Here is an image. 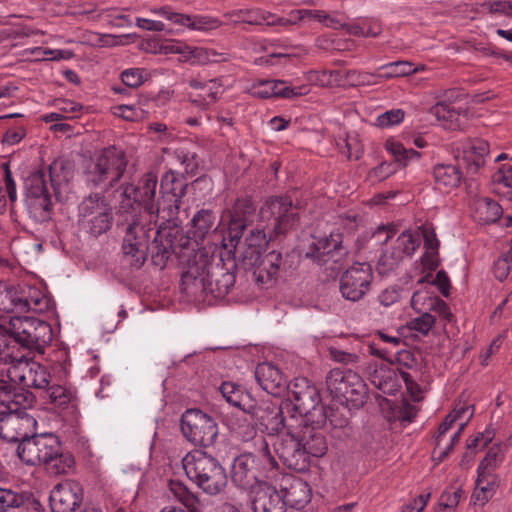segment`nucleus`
I'll return each instance as SVG.
<instances>
[{
    "label": "nucleus",
    "mask_w": 512,
    "mask_h": 512,
    "mask_svg": "<svg viewBox=\"0 0 512 512\" xmlns=\"http://www.w3.org/2000/svg\"><path fill=\"white\" fill-rule=\"evenodd\" d=\"M183 265L182 289L190 295L222 298L234 287L237 263L234 259L223 260L198 249L180 255Z\"/></svg>",
    "instance_id": "nucleus-1"
},
{
    "label": "nucleus",
    "mask_w": 512,
    "mask_h": 512,
    "mask_svg": "<svg viewBox=\"0 0 512 512\" xmlns=\"http://www.w3.org/2000/svg\"><path fill=\"white\" fill-rule=\"evenodd\" d=\"M260 221L265 226L252 229L245 238L246 248L242 252L241 265L253 266L261 255V247L268 241L284 236L299 222L297 207L288 196L268 198L259 211Z\"/></svg>",
    "instance_id": "nucleus-2"
},
{
    "label": "nucleus",
    "mask_w": 512,
    "mask_h": 512,
    "mask_svg": "<svg viewBox=\"0 0 512 512\" xmlns=\"http://www.w3.org/2000/svg\"><path fill=\"white\" fill-rule=\"evenodd\" d=\"M35 396L24 387L0 386V437L7 442L26 440L36 431L37 421L28 413Z\"/></svg>",
    "instance_id": "nucleus-3"
},
{
    "label": "nucleus",
    "mask_w": 512,
    "mask_h": 512,
    "mask_svg": "<svg viewBox=\"0 0 512 512\" xmlns=\"http://www.w3.org/2000/svg\"><path fill=\"white\" fill-rule=\"evenodd\" d=\"M325 425L299 424L290 436L278 439L274 451L283 464L297 472H305L311 457H322L327 453L328 443L322 431Z\"/></svg>",
    "instance_id": "nucleus-4"
},
{
    "label": "nucleus",
    "mask_w": 512,
    "mask_h": 512,
    "mask_svg": "<svg viewBox=\"0 0 512 512\" xmlns=\"http://www.w3.org/2000/svg\"><path fill=\"white\" fill-rule=\"evenodd\" d=\"M127 163L125 153L115 146L96 151L83 169L86 186L91 189H100L101 193L107 192L123 177Z\"/></svg>",
    "instance_id": "nucleus-5"
},
{
    "label": "nucleus",
    "mask_w": 512,
    "mask_h": 512,
    "mask_svg": "<svg viewBox=\"0 0 512 512\" xmlns=\"http://www.w3.org/2000/svg\"><path fill=\"white\" fill-rule=\"evenodd\" d=\"M53 333L49 323L28 316H13L8 328L0 330V352L13 348L12 343L31 352H44L52 341Z\"/></svg>",
    "instance_id": "nucleus-6"
},
{
    "label": "nucleus",
    "mask_w": 512,
    "mask_h": 512,
    "mask_svg": "<svg viewBox=\"0 0 512 512\" xmlns=\"http://www.w3.org/2000/svg\"><path fill=\"white\" fill-rule=\"evenodd\" d=\"M187 477L209 495H217L227 485L226 471L220 462L203 450H193L182 459Z\"/></svg>",
    "instance_id": "nucleus-7"
},
{
    "label": "nucleus",
    "mask_w": 512,
    "mask_h": 512,
    "mask_svg": "<svg viewBox=\"0 0 512 512\" xmlns=\"http://www.w3.org/2000/svg\"><path fill=\"white\" fill-rule=\"evenodd\" d=\"M126 214L123 222L122 253L125 261L132 267L141 268L147 260L149 252L151 223L145 219L142 212Z\"/></svg>",
    "instance_id": "nucleus-8"
},
{
    "label": "nucleus",
    "mask_w": 512,
    "mask_h": 512,
    "mask_svg": "<svg viewBox=\"0 0 512 512\" xmlns=\"http://www.w3.org/2000/svg\"><path fill=\"white\" fill-rule=\"evenodd\" d=\"M187 183L182 175L173 170L167 171L161 179L162 197L146 204L142 212L149 223H156L158 219L170 222L177 219L183 197L186 195Z\"/></svg>",
    "instance_id": "nucleus-9"
},
{
    "label": "nucleus",
    "mask_w": 512,
    "mask_h": 512,
    "mask_svg": "<svg viewBox=\"0 0 512 512\" xmlns=\"http://www.w3.org/2000/svg\"><path fill=\"white\" fill-rule=\"evenodd\" d=\"M187 183L182 175L173 170L167 171L161 179L162 197L146 204L142 212L149 223H156L158 219L170 222L177 219L183 197L186 195Z\"/></svg>",
    "instance_id": "nucleus-10"
},
{
    "label": "nucleus",
    "mask_w": 512,
    "mask_h": 512,
    "mask_svg": "<svg viewBox=\"0 0 512 512\" xmlns=\"http://www.w3.org/2000/svg\"><path fill=\"white\" fill-rule=\"evenodd\" d=\"M290 404L281 400L280 403L262 401L251 408V415L256 428L268 436H276L278 439L290 436L296 430L299 420L291 414Z\"/></svg>",
    "instance_id": "nucleus-11"
},
{
    "label": "nucleus",
    "mask_w": 512,
    "mask_h": 512,
    "mask_svg": "<svg viewBox=\"0 0 512 512\" xmlns=\"http://www.w3.org/2000/svg\"><path fill=\"white\" fill-rule=\"evenodd\" d=\"M284 402L290 404L291 414L295 418H301L299 424H327V411L320 404L319 392L306 378L295 380L290 390V397L284 399Z\"/></svg>",
    "instance_id": "nucleus-12"
},
{
    "label": "nucleus",
    "mask_w": 512,
    "mask_h": 512,
    "mask_svg": "<svg viewBox=\"0 0 512 512\" xmlns=\"http://www.w3.org/2000/svg\"><path fill=\"white\" fill-rule=\"evenodd\" d=\"M78 223L84 232L95 238L111 229L113 210L103 193H91L82 199L78 205Z\"/></svg>",
    "instance_id": "nucleus-13"
},
{
    "label": "nucleus",
    "mask_w": 512,
    "mask_h": 512,
    "mask_svg": "<svg viewBox=\"0 0 512 512\" xmlns=\"http://www.w3.org/2000/svg\"><path fill=\"white\" fill-rule=\"evenodd\" d=\"M326 385L330 394L349 409H359L366 402V384L352 370H330L326 376Z\"/></svg>",
    "instance_id": "nucleus-14"
},
{
    "label": "nucleus",
    "mask_w": 512,
    "mask_h": 512,
    "mask_svg": "<svg viewBox=\"0 0 512 512\" xmlns=\"http://www.w3.org/2000/svg\"><path fill=\"white\" fill-rule=\"evenodd\" d=\"M25 201L29 214L35 221L50 219L52 195L44 171H36L26 178Z\"/></svg>",
    "instance_id": "nucleus-15"
},
{
    "label": "nucleus",
    "mask_w": 512,
    "mask_h": 512,
    "mask_svg": "<svg viewBox=\"0 0 512 512\" xmlns=\"http://www.w3.org/2000/svg\"><path fill=\"white\" fill-rule=\"evenodd\" d=\"M181 431L194 445L212 446L218 436L215 420L199 409H188L181 417Z\"/></svg>",
    "instance_id": "nucleus-16"
},
{
    "label": "nucleus",
    "mask_w": 512,
    "mask_h": 512,
    "mask_svg": "<svg viewBox=\"0 0 512 512\" xmlns=\"http://www.w3.org/2000/svg\"><path fill=\"white\" fill-rule=\"evenodd\" d=\"M4 309L11 312L25 313H44L51 307V299L39 288L24 286L20 290L10 287L2 295Z\"/></svg>",
    "instance_id": "nucleus-17"
},
{
    "label": "nucleus",
    "mask_w": 512,
    "mask_h": 512,
    "mask_svg": "<svg viewBox=\"0 0 512 512\" xmlns=\"http://www.w3.org/2000/svg\"><path fill=\"white\" fill-rule=\"evenodd\" d=\"M10 359L7 376L12 382H18L26 387L45 388L49 384V373L40 363L27 358L24 354L20 358L13 354H6L5 361Z\"/></svg>",
    "instance_id": "nucleus-18"
},
{
    "label": "nucleus",
    "mask_w": 512,
    "mask_h": 512,
    "mask_svg": "<svg viewBox=\"0 0 512 512\" xmlns=\"http://www.w3.org/2000/svg\"><path fill=\"white\" fill-rule=\"evenodd\" d=\"M58 437L52 433L36 434L19 443L17 454L28 465H43L60 448Z\"/></svg>",
    "instance_id": "nucleus-19"
},
{
    "label": "nucleus",
    "mask_w": 512,
    "mask_h": 512,
    "mask_svg": "<svg viewBox=\"0 0 512 512\" xmlns=\"http://www.w3.org/2000/svg\"><path fill=\"white\" fill-rule=\"evenodd\" d=\"M372 280L371 265L367 262H355L342 275L340 292L346 300L357 302L369 291Z\"/></svg>",
    "instance_id": "nucleus-20"
},
{
    "label": "nucleus",
    "mask_w": 512,
    "mask_h": 512,
    "mask_svg": "<svg viewBox=\"0 0 512 512\" xmlns=\"http://www.w3.org/2000/svg\"><path fill=\"white\" fill-rule=\"evenodd\" d=\"M158 177L154 172H147L141 178L139 185L136 187L128 184L122 192L123 200L120 209L123 212L139 213L141 204L146 208V204H150L155 200L156 187Z\"/></svg>",
    "instance_id": "nucleus-21"
},
{
    "label": "nucleus",
    "mask_w": 512,
    "mask_h": 512,
    "mask_svg": "<svg viewBox=\"0 0 512 512\" xmlns=\"http://www.w3.org/2000/svg\"><path fill=\"white\" fill-rule=\"evenodd\" d=\"M342 246V234L331 232L328 236L315 238L305 253V257L317 263L325 265L329 262L338 263L345 254Z\"/></svg>",
    "instance_id": "nucleus-22"
},
{
    "label": "nucleus",
    "mask_w": 512,
    "mask_h": 512,
    "mask_svg": "<svg viewBox=\"0 0 512 512\" xmlns=\"http://www.w3.org/2000/svg\"><path fill=\"white\" fill-rule=\"evenodd\" d=\"M256 206L249 197L238 198L230 212L228 226L229 246L236 248L241 241L248 222L254 217Z\"/></svg>",
    "instance_id": "nucleus-23"
},
{
    "label": "nucleus",
    "mask_w": 512,
    "mask_h": 512,
    "mask_svg": "<svg viewBox=\"0 0 512 512\" xmlns=\"http://www.w3.org/2000/svg\"><path fill=\"white\" fill-rule=\"evenodd\" d=\"M52 512H75L83 501V489L78 482L65 481L50 492Z\"/></svg>",
    "instance_id": "nucleus-24"
},
{
    "label": "nucleus",
    "mask_w": 512,
    "mask_h": 512,
    "mask_svg": "<svg viewBox=\"0 0 512 512\" xmlns=\"http://www.w3.org/2000/svg\"><path fill=\"white\" fill-rule=\"evenodd\" d=\"M261 476L265 475L255 465L254 459L245 453L237 456L231 465V480L234 485L243 490H250L251 494L256 485L263 482L259 480Z\"/></svg>",
    "instance_id": "nucleus-25"
},
{
    "label": "nucleus",
    "mask_w": 512,
    "mask_h": 512,
    "mask_svg": "<svg viewBox=\"0 0 512 512\" xmlns=\"http://www.w3.org/2000/svg\"><path fill=\"white\" fill-rule=\"evenodd\" d=\"M282 491L268 482L256 485L251 494L254 512H286V502Z\"/></svg>",
    "instance_id": "nucleus-26"
},
{
    "label": "nucleus",
    "mask_w": 512,
    "mask_h": 512,
    "mask_svg": "<svg viewBox=\"0 0 512 512\" xmlns=\"http://www.w3.org/2000/svg\"><path fill=\"white\" fill-rule=\"evenodd\" d=\"M40 501L30 492L0 486V512H40Z\"/></svg>",
    "instance_id": "nucleus-27"
},
{
    "label": "nucleus",
    "mask_w": 512,
    "mask_h": 512,
    "mask_svg": "<svg viewBox=\"0 0 512 512\" xmlns=\"http://www.w3.org/2000/svg\"><path fill=\"white\" fill-rule=\"evenodd\" d=\"M282 262V255L275 250L265 255H259V259L253 266L242 265L246 271H252L255 281L262 286L272 285L277 277Z\"/></svg>",
    "instance_id": "nucleus-28"
},
{
    "label": "nucleus",
    "mask_w": 512,
    "mask_h": 512,
    "mask_svg": "<svg viewBox=\"0 0 512 512\" xmlns=\"http://www.w3.org/2000/svg\"><path fill=\"white\" fill-rule=\"evenodd\" d=\"M177 234L179 230L171 228H160L155 232L153 242L149 245V252L153 264L160 269L166 267L169 258L175 253L174 240Z\"/></svg>",
    "instance_id": "nucleus-29"
},
{
    "label": "nucleus",
    "mask_w": 512,
    "mask_h": 512,
    "mask_svg": "<svg viewBox=\"0 0 512 512\" xmlns=\"http://www.w3.org/2000/svg\"><path fill=\"white\" fill-rule=\"evenodd\" d=\"M255 378L260 387L273 396H280L286 389V379L281 370L271 362L259 363Z\"/></svg>",
    "instance_id": "nucleus-30"
},
{
    "label": "nucleus",
    "mask_w": 512,
    "mask_h": 512,
    "mask_svg": "<svg viewBox=\"0 0 512 512\" xmlns=\"http://www.w3.org/2000/svg\"><path fill=\"white\" fill-rule=\"evenodd\" d=\"M189 86L199 91L190 95L191 102L203 109L214 104L224 92L223 83L219 78L208 81L193 78L189 80Z\"/></svg>",
    "instance_id": "nucleus-31"
},
{
    "label": "nucleus",
    "mask_w": 512,
    "mask_h": 512,
    "mask_svg": "<svg viewBox=\"0 0 512 512\" xmlns=\"http://www.w3.org/2000/svg\"><path fill=\"white\" fill-rule=\"evenodd\" d=\"M287 482L288 484L280 490L285 496L286 507L290 506L298 510L304 508L311 501V487L301 478L291 477Z\"/></svg>",
    "instance_id": "nucleus-32"
},
{
    "label": "nucleus",
    "mask_w": 512,
    "mask_h": 512,
    "mask_svg": "<svg viewBox=\"0 0 512 512\" xmlns=\"http://www.w3.org/2000/svg\"><path fill=\"white\" fill-rule=\"evenodd\" d=\"M215 220L216 216L212 210H199L191 219V227L183 245L188 243L190 239H193L197 245L203 242L210 233L216 231Z\"/></svg>",
    "instance_id": "nucleus-33"
},
{
    "label": "nucleus",
    "mask_w": 512,
    "mask_h": 512,
    "mask_svg": "<svg viewBox=\"0 0 512 512\" xmlns=\"http://www.w3.org/2000/svg\"><path fill=\"white\" fill-rule=\"evenodd\" d=\"M463 153V162L466 164L467 172L475 174L485 165V158L489 154V144L482 139L474 140L468 144Z\"/></svg>",
    "instance_id": "nucleus-34"
},
{
    "label": "nucleus",
    "mask_w": 512,
    "mask_h": 512,
    "mask_svg": "<svg viewBox=\"0 0 512 512\" xmlns=\"http://www.w3.org/2000/svg\"><path fill=\"white\" fill-rule=\"evenodd\" d=\"M254 459V463L264 475L278 469V461L264 437L254 440V451L245 453Z\"/></svg>",
    "instance_id": "nucleus-35"
},
{
    "label": "nucleus",
    "mask_w": 512,
    "mask_h": 512,
    "mask_svg": "<svg viewBox=\"0 0 512 512\" xmlns=\"http://www.w3.org/2000/svg\"><path fill=\"white\" fill-rule=\"evenodd\" d=\"M169 490L188 512H206L205 499H201L191 492L182 482L171 480L169 482Z\"/></svg>",
    "instance_id": "nucleus-36"
},
{
    "label": "nucleus",
    "mask_w": 512,
    "mask_h": 512,
    "mask_svg": "<svg viewBox=\"0 0 512 512\" xmlns=\"http://www.w3.org/2000/svg\"><path fill=\"white\" fill-rule=\"evenodd\" d=\"M370 381L377 389L388 395H395L401 388L396 372L383 364L371 373Z\"/></svg>",
    "instance_id": "nucleus-37"
},
{
    "label": "nucleus",
    "mask_w": 512,
    "mask_h": 512,
    "mask_svg": "<svg viewBox=\"0 0 512 512\" xmlns=\"http://www.w3.org/2000/svg\"><path fill=\"white\" fill-rule=\"evenodd\" d=\"M474 217L480 223H495L502 215V207L488 197L473 200Z\"/></svg>",
    "instance_id": "nucleus-38"
},
{
    "label": "nucleus",
    "mask_w": 512,
    "mask_h": 512,
    "mask_svg": "<svg viewBox=\"0 0 512 512\" xmlns=\"http://www.w3.org/2000/svg\"><path fill=\"white\" fill-rule=\"evenodd\" d=\"M75 465L74 457L69 452H64L60 446L56 455L51 457L43 464L46 472L52 476L67 475L73 471Z\"/></svg>",
    "instance_id": "nucleus-39"
},
{
    "label": "nucleus",
    "mask_w": 512,
    "mask_h": 512,
    "mask_svg": "<svg viewBox=\"0 0 512 512\" xmlns=\"http://www.w3.org/2000/svg\"><path fill=\"white\" fill-rule=\"evenodd\" d=\"M433 176L436 184L445 188L457 187L462 179L461 171L452 164H437Z\"/></svg>",
    "instance_id": "nucleus-40"
},
{
    "label": "nucleus",
    "mask_w": 512,
    "mask_h": 512,
    "mask_svg": "<svg viewBox=\"0 0 512 512\" xmlns=\"http://www.w3.org/2000/svg\"><path fill=\"white\" fill-rule=\"evenodd\" d=\"M175 160L183 167L184 172L188 174H195L199 162L197 147L192 143H184L173 152Z\"/></svg>",
    "instance_id": "nucleus-41"
},
{
    "label": "nucleus",
    "mask_w": 512,
    "mask_h": 512,
    "mask_svg": "<svg viewBox=\"0 0 512 512\" xmlns=\"http://www.w3.org/2000/svg\"><path fill=\"white\" fill-rule=\"evenodd\" d=\"M386 150L394 157L395 161L402 165L407 166L409 162L419 160L421 154L414 149H407L402 143L394 139H388L385 143Z\"/></svg>",
    "instance_id": "nucleus-42"
},
{
    "label": "nucleus",
    "mask_w": 512,
    "mask_h": 512,
    "mask_svg": "<svg viewBox=\"0 0 512 512\" xmlns=\"http://www.w3.org/2000/svg\"><path fill=\"white\" fill-rule=\"evenodd\" d=\"M48 176L54 194L58 197L61 187L68 184L72 174L70 170L66 169L62 161H54L49 166Z\"/></svg>",
    "instance_id": "nucleus-43"
},
{
    "label": "nucleus",
    "mask_w": 512,
    "mask_h": 512,
    "mask_svg": "<svg viewBox=\"0 0 512 512\" xmlns=\"http://www.w3.org/2000/svg\"><path fill=\"white\" fill-rule=\"evenodd\" d=\"M267 85L273 89V97L294 98L306 95L310 91L308 85L292 87L282 80H267Z\"/></svg>",
    "instance_id": "nucleus-44"
},
{
    "label": "nucleus",
    "mask_w": 512,
    "mask_h": 512,
    "mask_svg": "<svg viewBox=\"0 0 512 512\" xmlns=\"http://www.w3.org/2000/svg\"><path fill=\"white\" fill-rule=\"evenodd\" d=\"M380 70H384L383 73H380V79H391L396 77H403L410 75L417 71V68L413 66L411 62L408 61H395L385 65H382Z\"/></svg>",
    "instance_id": "nucleus-45"
},
{
    "label": "nucleus",
    "mask_w": 512,
    "mask_h": 512,
    "mask_svg": "<svg viewBox=\"0 0 512 512\" xmlns=\"http://www.w3.org/2000/svg\"><path fill=\"white\" fill-rule=\"evenodd\" d=\"M259 15L260 9H240L227 12L224 17L229 24L246 23L249 25H259V21L264 20Z\"/></svg>",
    "instance_id": "nucleus-46"
},
{
    "label": "nucleus",
    "mask_w": 512,
    "mask_h": 512,
    "mask_svg": "<svg viewBox=\"0 0 512 512\" xmlns=\"http://www.w3.org/2000/svg\"><path fill=\"white\" fill-rule=\"evenodd\" d=\"M421 244L419 233L404 231L396 239L395 246L406 258L411 257Z\"/></svg>",
    "instance_id": "nucleus-47"
},
{
    "label": "nucleus",
    "mask_w": 512,
    "mask_h": 512,
    "mask_svg": "<svg viewBox=\"0 0 512 512\" xmlns=\"http://www.w3.org/2000/svg\"><path fill=\"white\" fill-rule=\"evenodd\" d=\"M406 257L394 245L390 250L385 251L379 258L378 268L381 273H388L396 269Z\"/></svg>",
    "instance_id": "nucleus-48"
},
{
    "label": "nucleus",
    "mask_w": 512,
    "mask_h": 512,
    "mask_svg": "<svg viewBox=\"0 0 512 512\" xmlns=\"http://www.w3.org/2000/svg\"><path fill=\"white\" fill-rule=\"evenodd\" d=\"M503 458L504 454L500 446L494 445L490 447L485 457L480 462L477 472L493 473V471L502 463Z\"/></svg>",
    "instance_id": "nucleus-49"
},
{
    "label": "nucleus",
    "mask_w": 512,
    "mask_h": 512,
    "mask_svg": "<svg viewBox=\"0 0 512 512\" xmlns=\"http://www.w3.org/2000/svg\"><path fill=\"white\" fill-rule=\"evenodd\" d=\"M347 78V86H371L379 84L381 82L380 74H374L357 70H348Z\"/></svg>",
    "instance_id": "nucleus-50"
},
{
    "label": "nucleus",
    "mask_w": 512,
    "mask_h": 512,
    "mask_svg": "<svg viewBox=\"0 0 512 512\" xmlns=\"http://www.w3.org/2000/svg\"><path fill=\"white\" fill-rule=\"evenodd\" d=\"M46 388L50 402L56 407H66L73 398V393L61 385H48Z\"/></svg>",
    "instance_id": "nucleus-51"
},
{
    "label": "nucleus",
    "mask_w": 512,
    "mask_h": 512,
    "mask_svg": "<svg viewBox=\"0 0 512 512\" xmlns=\"http://www.w3.org/2000/svg\"><path fill=\"white\" fill-rule=\"evenodd\" d=\"M347 71L348 70H324L318 73L317 79L321 83V85L347 86Z\"/></svg>",
    "instance_id": "nucleus-52"
},
{
    "label": "nucleus",
    "mask_w": 512,
    "mask_h": 512,
    "mask_svg": "<svg viewBox=\"0 0 512 512\" xmlns=\"http://www.w3.org/2000/svg\"><path fill=\"white\" fill-rule=\"evenodd\" d=\"M184 18H187L188 20L181 22V26H185L192 29L208 30L217 28L219 26V22L217 19H213L206 16L191 17L189 15L184 14Z\"/></svg>",
    "instance_id": "nucleus-53"
},
{
    "label": "nucleus",
    "mask_w": 512,
    "mask_h": 512,
    "mask_svg": "<svg viewBox=\"0 0 512 512\" xmlns=\"http://www.w3.org/2000/svg\"><path fill=\"white\" fill-rule=\"evenodd\" d=\"M219 390L229 404L238 408L241 407L243 394L239 386L231 382H223Z\"/></svg>",
    "instance_id": "nucleus-54"
},
{
    "label": "nucleus",
    "mask_w": 512,
    "mask_h": 512,
    "mask_svg": "<svg viewBox=\"0 0 512 512\" xmlns=\"http://www.w3.org/2000/svg\"><path fill=\"white\" fill-rule=\"evenodd\" d=\"M430 112L438 120L450 122L456 120L459 116V113L456 111V109L451 104L446 102L436 103L431 107Z\"/></svg>",
    "instance_id": "nucleus-55"
},
{
    "label": "nucleus",
    "mask_w": 512,
    "mask_h": 512,
    "mask_svg": "<svg viewBox=\"0 0 512 512\" xmlns=\"http://www.w3.org/2000/svg\"><path fill=\"white\" fill-rule=\"evenodd\" d=\"M430 112L438 120L450 122L456 120L459 116V113L456 111V109L451 104L446 102L436 103L431 107Z\"/></svg>",
    "instance_id": "nucleus-56"
},
{
    "label": "nucleus",
    "mask_w": 512,
    "mask_h": 512,
    "mask_svg": "<svg viewBox=\"0 0 512 512\" xmlns=\"http://www.w3.org/2000/svg\"><path fill=\"white\" fill-rule=\"evenodd\" d=\"M144 69L128 68L122 71L121 80L126 87L138 88L144 82Z\"/></svg>",
    "instance_id": "nucleus-57"
},
{
    "label": "nucleus",
    "mask_w": 512,
    "mask_h": 512,
    "mask_svg": "<svg viewBox=\"0 0 512 512\" xmlns=\"http://www.w3.org/2000/svg\"><path fill=\"white\" fill-rule=\"evenodd\" d=\"M404 111L401 109H393L380 114L376 118V126L381 128L390 127L401 123L404 119Z\"/></svg>",
    "instance_id": "nucleus-58"
},
{
    "label": "nucleus",
    "mask_w": 512,
    "mask_h": 512,
    "mask_svg": "<svg viewBox=\"0 0 512 512\" xmlns=\"http://www.w3.org/2000/svg\"><path fill=\"white\" fill-rule=\"evenodd\" d=\"M384 360L391 364H399L408 369H416L420 366V361L415 354H384Z\"/></svg>",
    "instance_id": "nucleus-59"
},
{
    "label": "nucleus",
    "mask_w": 512,
    "mask_h": 512,
    "mask_svg": "<svg viewBox=\"0 0 512 512\" xmlns=\"http://www.w3.org/2000/svg\"><path fill=\"white\" fill-rule=\"evenodd\" d=\"M498 477L494 473H480L478 472V477L476 480V486L481 489V491L488 495L489 497L493 496L494 489L498 483Z\"/></svg>",
    "instance_id": "nucleus-60"
},
{
    "label": "nucleus",
    "mask_w": 512,
    "mask_h": 512,
    "mask_svg": "<svg viewBox=\"0 0 512 512\" xmlns=\"http://www.w3.org/2000/svg\"><path fill=\"white\" fill-rule=\"evenodd\" d=\"M461 490L455 489L454 491H445L440 497L439 508L436 512H452L453 508L459 503Z\"/></svg>",
    "instance_id": "nucleus-61"
},
{
    "label": "nucleus",
    "mask_w": 512,
    "mask_h": 512,
    "mask_svg": "<svg viewBox=\"0 0 512 512\" xmlns=\"http://www.w3.org/2000/svg\"><path fill=\"white\" fill-rule=\"evenodd\" d=\"M435 324V317L425 312L421 316L413 319L409 323V328L415 330L423 335H427L428 332Z\"/></svg>",
    "instance_id": "nucleus-62"
},
{
    "label": "nucleus",
    "mask_w": 512,
    "mask_h": 512,
    "mask_svg": "<svg viewBox=\"0 0 512 512\" xmlns=\"http://www.w3.org/2000/svg\"><path fill=\"white\" fill-rule=\"evenodd\" d=\"M511 262L512 257L507 254L494 262L493 273L496 279L503 281L507 278L511 269Z\"/></svg>",
    "instance_id": "nucleus-63"
},
{
    "label": "nucleus",
    "mask_w": 512,
    "mask_h": 512,
    "mask_svg": "<svg viewBox=\"0 0 512 512\" xmlns=\"http://www.w3.org/2000/svg\"><path fill=\"white\" fill-rule=\"evenodd\" d=\"M327 411V422L331 425L332 428H344L348 425V417L347 415L338 408L329 407L326 409Z\"/></svg>",
    "instance_id": "nucleus-64"
}]
</instances>
